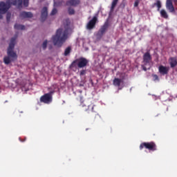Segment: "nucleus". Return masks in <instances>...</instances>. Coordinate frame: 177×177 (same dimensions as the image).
Here are the masks:
<instances>
[{
	"label": "nucleus",
	"instance_id": "nucleus-1",
	"mask_svg": "<svg viewBox=\"0 0 177 177\" xmlns=\"http://www.w3.org/2000/svg\"><path fill=\"white\" fill-rule=\"evenodd\" d=\"M68 38V30H63V28H59L57 30L55 35L52 37V41L55 46L57 48H62L63 44L67 41Z\"/></svg>",
	"mask_w": 177,
	"mask_h": 177
},
{
	"label": "nucleus",
	"instance_id": "nucleus-2",
	"mask_svg": "<svg viewBox=\"0 0 177 177\" xmlns=\"http://www.w3.org/2000/svg\"><path fill=\"white\" fill-rule=\"evenodd\" d=\"M16 45V37H12L10 39L9 46L8 48L7 54L8 57H4L3 62L5 64H10L12 60L17 59V54L13 51Z\"/></svg>",
	"mask_w": 177,
	"mask_h": 177
},
{
	"label": "nucleus",
	"instance_id": "nucleus-3",
	"mask_svg": "<svg viewBox=\"0 0 177 177\" xmlns=\"http://www.w3.org/2000/svg\"><path fill=\"white\" fill-rule=\"evenodd\" d=\"M12 5L14 6H17L18 8H22L23 6V0H7L5 1H0V13H3L6 15L8 13V11L10 8H12Z\"/></svg>",
	"mask_w": 177,
	"mask_h": 177
},
{
	"label": "nucleus",
	"instance_id": "nucleus-4",
	"mask_svg": "<svg viewBox=\"0 0 177 177\" xmlns=\"http://www.w3.org/2000/svg\"><path fill=\"white\" fill-rule=\"evenodd\" d=\"M89 64L88 59L80 57L75 59L70 65V68H84Z\"/></svg>",
	"mask_w": 177,
	"mask_h": 177
},
{
	"label": "nucleus",
	"instance_id": "nucleus-5",
	"mask_svg": "<svg viewBox=\"0 0 177 177\" xmlns=\"http://www.w3.org/2000/svg\"><path fill=\"white\" fill-rule=\"evenodd\" d=\"M153 58L151 57V55H150L149 52H147L143 55L142 57V63L143 64L141 66L142 70L144 71H147V70H150L151 67V60Z\"/></svg>",
	"mask_w": 177,
	"mask_h": 177
},
{
	"label": "nucleus",
	"instance_id": "nucleus-6",
	"mask_svg": "<svg viewBox=\"0 0 177 177\" xmlns=\"http://www.w3.org/2000/svg\"><path fill=\"white\" fill-rule=\"evenodd\" d=\"M145 148L151 151H156V150H157V145H156L154 142L141 143L140 145V150H143Z\"/></svg>",
	"mask_w": 177,
	"mask_h": 177
},
{
	"label": "nucleus",
	"instance_id": "nucleus-7",
	"mask_svg": "<svg viewBox=\"0 0 177 177\" xmlns=\"http://www.w3.org/2000/svg\"><path fill=\"white\" fill-rule=\"evenodd\" d=\"M82 110L83 111H87L88 114H91V117L95 116V118L100 117L97 112L93 111V105H88L87 106L86 105H82Z\"/></svg>",
	"mask_w": 177,
	"mask_h": 177
},
{
	"label": "nucleus",
	"instance_id": "nucleus-8",
	"mask_svg": "<svg viewBox=\"0 0 177 177\" xmlns=\"http://www.w3.org/2000/svg\"><path fill=\"white\" fill-rule=\"evenodd\" d=\"M52 95H53V91L44 94L40 97V102L41 103H45L46 104H49V103H52Z\"/></svg>",
	"mask_w": 177,
	"mask_h": 177
},
{
	"label": "nucleus",
	"instance_id": "nucleus-9",
	"mask_svg": "<svg viewBox=\"0 0 177 177\" xmlns=\"http://www.w3.org/2000/svg\"><path fill=\"white\" fill-rule=\"evenodd\" d=\"M97 21V17H93L91 20L88 21L87 24V28L88 30H92L95 28V26H96V22Z\"/></svg>",
	"mask_w": 177,
	"mask_h": 177
},
{
	"label": "nucleus",
	"instance_id": "nucleus-10",
	"mask_svg": "<svg viewBox=\"0 0 177 177\" xmlns=\"http://www.w3.org/2000/svg\"><path fill=\"white\" fill-rule=\"evenodd\" d=\"M108 28H109V21H106L98 31V35H100L102 37V35L105 34Z\"/></svg>",
	"mask_w": 177,
	"mask_h": 177
},
{
	"label": "nucleus",
	"instance_id": "nucleus-11",
	"mask_svg": "<svg viewBox=\"0 0 177 177\" xmlns=\"http://www.w3.org/2000/svg\"><path fill=\"white\" fill-rule=\"evenodd\" d=\"M81 3L80 0H68L66 1V6H73L74 8L77 7V5Z\"/></svg>",
	"mask_w": 177,
	"mask_h": 177
},
{
	"label": "nucleus",
	"instance_id": "nucleus-12",
	"mask_svg": "<svg viewBox=\"0 0 177 177\" xmlns=\"http://www.w3.org/2000/svg\"><path fill=\"white\" fill-rule=\"evenodd\" d=\"M158 70H159V73L162 74V75H167V74H168V73L169 72V67L160 65L158 67Z\"/></svg>",
	"mask_w": 177,
	"mask_h": 177
},
{
	"label": "nucleus",
	"instance_id": "nucleus-13",
	"mask_svg": "<svg viewBox=\"0 0 177 177\" xmlns=\"http://www.w3.org/2000/svg\"><path fill=\"white\" fill-rule=\"evenodd\" d=\"M48 17V8L44 7L41 10V21H45Z\"/></svg>",
	"mask_w": 177,
	"mask_h": 177
},
{
	"label": "nucleus",
	"instance_id": "nucleus-14",
	"mask_svg": "<svg viewBox=\"0 0 177 177\" xmlns=\"http://www.w3.org/2000/svg\"><path fill=\"white\" fill-rule=\"evenodd\" d=\"M33 15L30 12L22 11L19 15L21 19H31Z\"/></svg>",
	"mask_w": 177,
	"mask_h": 177
},
{
	"label": "nucleus",
	"instance_id": "nucleus-15",
	"mask_svg": "<svg viewBox=\"0 0 177 177\" xmlns=\"http://www.w3.org/2000/svg\"><path fill=\"white\" fill-rule=\"evenodd\" d=\"M166 8L171 13L175 12V8L172 3V0H167Z\"/></svg>",
	"mask_w": 177,
	"mask_h": 177
},
{
	"label": "nucleus",
	"instance_id": "nucleus-16",
	"mask_svg": "<svg viewBox=\"0 0 177 177\" xmlns=\"http://www.w3.org/2000/svg\"><path fill=\"white\" fill-rule=\"evenodd\" d=\"M169 63L170 64V67L174 68L177 66V59L176 57H171L169 59Z\"/></svg>",
	"mask_w": 177,
	"mask_h": 177
},
{
	"label": "nucleus",
	"instance_id": "nucleus-17",
	"mask_svg": "<svg viewBox=\"0 0 177 177\" xmlns=\"http://www.w3.org/2000/svg\"><path fill=\"white\" fill-rule=\"evenodd\" d=\"M121 82H122V80L120 78H115L113 80V84L114 86H120Z\"/></svg>",
	"mask_w": 177,
	"mask_h": 177
},
{
	"label": "nucleus",
	"instance_id": "nucleus-18",
	"mask_svg": "<svg viewBox=\"0 0 177 177\" xmlns=\"http://www.w3.org/2000/svg\"><path fill=\"white\" fill-rule=\"evenodd\" d=\"M14 27L15 30H26V26H24V25L16 24Z\"/></svg>",
	"mask_w": 177,
	"mask_h": 177
},
{
	"label": "nucleus",
	"instance_id": "nucleus-19",
	"mask_svg": "<svg viewBox=\"0 0 177 177\" xmlns=\"http://www.w3.org/2000/svg\"><path fill=\"white\" fill-rule=\"evenodd\" d=\"M160 15L164 19H168V14L167 13V11H165V10H160Z\"/></svg>",
	"mask_w": 177,
	"mask_h": 177
},
{
	"label": "nucleus",
	"instance_id": "nucleus-20",
	"mask_svg": "<svg viewBox=\"0 0 177 177\" xmlns=\"http://www.w3.org/2000/svg\"><path fill=\"white\" fill-rule=\"evenodd\" d=\"M70 53H71V47L68 46L65 49L64 55V56H68Z\"/></svg>",
	"mask_w": 177,
	"mask_h": 177
},
{
	"label": "nucleus",
	"instance_id": "nucleus-21",
	"mask_svg": "<svg viewBox=\"0 0 177 177\" xmlns=\"http://www.w3.org/2000/svg\"><path fill=\"white\" fill-rule=\"evenodd\" d=\"M68 15L72 16L73 15H75V10H74V8H73L71 7H69L68 8Z\"/></svg>",
	"mask_w": 177,
	"mask_h": 177
},
{
	"label": "nucleus",
	"instance_id": "nucleus-22",
	"mask_svg": "<svg viewBox=\"0 0 177 177\" xmlns=\"http://www.w3.org/2000/svg\"><path fill=\"white\" fill-rule=\"evenodd\" d=\"M117 3H118V0H113L111 3V10H114L115 6H117Z\"/></svg>",
	"mask_w": 177,
	"mask_h": 177
},
{
	"label": "nucleus",
	"instance_id": "nucleus-23",
	"mask_svg": "<svg viewBox=\"0 0 177 177\" xmlns=\"http://www.w3.org/2000/svg\"><path fill=\"white\" fill-rule=\"evenodd\" d=\"M154 6H157L158 10L161 9V1L160 0H157L156 3H153Z\"/></svg>",
	"mask_w": 177,
	"mask_h": 177
},
{
	"label": "nucleus",
	"instance_id": "nucleus-24",
	"mask_svg": "<svg viewBox=\"0 0 177 177\" xmlns=\"http://www.w3.org/2000/svg\"><path fill=\"white\" fill-rule=\"evenodd\" d=\"M11 17H12V14H10V12L7 13V15H6L7 23H10V18Z\"/></svg>",
	"mask_w": 177,
	"mask_h": 177
},
{
	"label": "nucleus",
	"instance_id": "nucleus-25",
	"mask_svg": "<svg viewBox=\"0 0 177 177\" xmlns=\"http://www.w3.org/2000/svg\"><path fill=\"white\" fill-rule=\"evenodd\" d=\"M56 13H57V9L56 8H54L50 12V15L55 16V15H56Z\"/></svg>",
	"mask_w": 177,
	"mask_h": 177
},
{
	"label": "nucleus",
	"instance_id": "nucleus-26",
	"mask_svg": "<svg viewBox=\"0 0 177 177\" xmlns=\"http://www.w3.org/2000/svg\"><path fill=\"white\" fill-rule=\"evenodd\" d=\"M46 46H48V40H45L43 42L42 48H43L44 50H45V49H46Z\"/></svg>",
	"mask_w": 177,
	"mask_h": 177
},
{
	"label": "nucleus",
	"instance_id": "nucleus-27",
	"mask_svg": "<svg viewBox=\"0 0 177 177\" xmlns=\"http://www.w3.org/2000/svg\"><path fill=\"white\" fill-rule=\"evenodd\" d=\"M139 2H140V0H136L134 2V8H138L139 6Z\"/></svg>",
	"mask_w": 177,
	"mask_h": 177
},
{
	"label": "nucleus",
	"instance_id": "nucleus-28",
	"mask_svg": "<svg viewBox=\"0 0 177 177\" xmlns=\"http://www.w3.org/2000/svg\"><path fill=\"white\" fill-rule=\"evenodd\" d=\"M29 0H24V6H25L26 8L28 6Z\"/></svg>",
	"mask_w": 177,
	"mask_h": 177
},
{
	"label": "nucleus",
	"instance_id": "nucleus-29",
	"mask_svg": "<svg viewBox=\"0 0 177 177\" xmlns=\"http://www.w3.org/2000/svg\"><path fill=\"white\" fill-rule=\"evenodd\" d=\"M85 74H86V70H82V71H80V75H81V76H82V75H85Z\"/></svg>",
	"mask_w": 177,
	"mask_h": 177
},
{
	"label": "nucleus",
	"instance_id": "nucleus-30",
	"mask_svg": "<svg viewBox=\"0 0 177 177\" xmlns=\"http://www.w3.org/2000/svg\"><path fill=\"white\" fill-rule=\"evenodd\" d=\"M2 15H4V14L2 12H0V20L3 19V16Z\"/></svg>",
	"mask_w": 177,
	"mask_h": 177
},
{
	"label": "nucleus",
	"instance_id": "nucleus-31",
	"mask_svg": "<svg viewBox=\"0 0 177 177\" xmlns=\"http://www.w3.org/2000/svg\"><path fill=\"white\" fill-rule=\"evenodd\" d=\"M154 77L156 78V80L158 79V76H157V75H155Z\"/></svg>",
	"mask_w": 177,
	"mask_h": 177
},
{
	"label": "nucleus",
	"instance_id": "nucleus-32",
	"mask_svg": "<svg viewBox=\"0 0 177 177\" xmlns=\"http://www.w3.org/2000/svg\"><path fill=\"white\" fill-rule=\"evenodd\" d=\"M19 140L21 141V142H24L26 140H21V138H19Z\"/></svg>",
	"mask_w": 177,
	"mask_h": 177
},
{
	"label": "nucleus",
	"instance_id": "nucleus-33",
	"mask_svg": "<svg viewBox=\"0 0 177 177\" xmlns=\"http://www.w3.org/2000/svg\"><path fill=\"white\" fill-rule=\"evenodd\" d=\"M54 6H57L56 2L54 3Z\"/></svg>",
	"mask_w": 177,
	"mask_h": 177
}]
</instances>
